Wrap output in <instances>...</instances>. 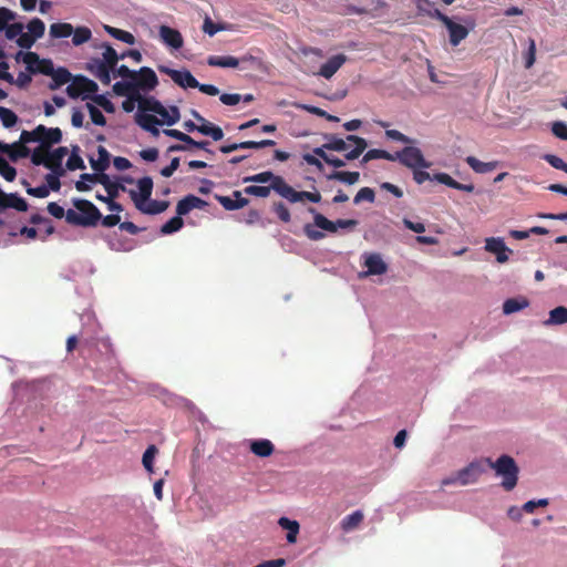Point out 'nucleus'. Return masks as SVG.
I'll return each instance as SVG.
<instances>
[{
    "label": "nucleus",
    "mask_w": 567,
    "mask_h": 567,
    "mask_svg": "<svg viewBox=\"0 0 567 567\" xmlns=\"http://www.w3.org/2000/svg\"><path fill=\"white\" fill-rule=\"evenodd\" d=\"M72 204L75 209L66 210V223L72 226L95 227L102 214L99 208L90 200L74 198Z\"/></svg>",
    "instance_id": "1"
},
{
    "label": "nucleus",
    "mask_w": 567,
    "mask_h": 567,
    "mask_svg": "<svg viewBox=\"0 0 567 567\" xmlns=\"http://www.w3.org/2000/svg\"><path fill=\"white\" fill-rule=\"evenodd\" d=\"M485 462L496 472V475L502 476V486L505 491H512L518 481L519 468L509 455H502L495 462L491 458H486Z\"/></svg>",
    "instance_id": "2"
},
{
    "label": "nucleus",
    "mask_w": 567,
    "mask_h": 567,
    "mask_svg": "<svg viewBox=\"0 0 567 567\" xmlns=\"http://www.w3.org/2000/svg\"><path fill=\"white\" fill-rule=\"evenodd\" d=\"M22 136L27 141L39 143L47 150H50L53 144H59L62 141V131L59 127H47L43 124H39L32 131H22Z\"/></svg>",
    "instance_id": "3"
},
{
    "label": "nucleus",
    "mask_w": 567,
    "mask_h": 567,
    "mask_svg": "<svg viewBox=\"0 0 567 567\" xmlns=\"http://www.w3.org/2000/svg\"><path fill=\"white\" fill-rule=\"evenodd\" d=\"M84 181H90V183H97L101 184L107 195H111V197H118L120 192H125L126 188L124 185L111 181L110 176L105 173L101 174H89L84 173L81 175V179L75 183V188L79 192H87L91 189V187L84 183Z\"/></svg>",
    "instance_id": "4"
},
{
    "label": "nucleus",
    "mask_w": 567,
    "mask_h": 567,
    "mask_svg": "<svg viewBox=\"0 0 567 567\" xmlns=\"http://www.w3.org/2000/svg\"><path fill=\"white\" fill-rule=\"evenodd\" d=\"M394 161H399L403 166L415 169V168H430L431 163L427 162L420 148L408 144L401 151L393 154Z\"/></svg>",
    "instance_id": "5"
},
{
    "label": "nucleus",
    "mask_w": 567,
    "mask_h": 567,
    "mask_svg": "<svg viewBox=\"0 0 567 567\" xmlns=\"http://www.w3.org/2000/svg\"><path fill=\"white\" fill-rule=\"evenodd\" d=\"M427 17L441 21L449 31V40L453 47H457L468 35V29L462 24L454 22L439 9L427 11Z\"/></svg>",
    "instance_id": "6"
},
{
    "label": "nucleus",
    "mask_w": 567,
    "mask_h": 567,
    "mask_svg": "<svg viewBox=\"0 0 567 567\" xmlns=\"http://www.w3.org/2000/svg\"><path fill=\"white\" fill-rule=\"evenodd\" d=\"M99 90L97 84L84 75H76L66 87V93L71 99H78L84 95V99L90 97L91 94L96 93Z\"/></svg>",
    "instance_id": "7"
},
{
    "label": "nucleus",
    "mask_w": 567,
    "mask_h": 567,
    "mask_svg": "<svg viewBox=\"0 0 567 567\" xmlns=\"http://www.w3.org/2000/svg\"><path fill=\"white\" fill-rule=\"evenodd\" d=\"M20 55H22V60L27 64V68L31 73H41L43 75L51 76V74L55 70L54 64L51 60H41L35 52H19L17 58H19Z\"/></svg>",
    "instance_id": "8"
},
{
    "label": "nucleus",
    "mask_w": 567,
    "mask_h": 567,
    "mask_svg": "<svg viewBox=\"0 0 567 567\" xmlns=\"http://www.w3.org/2000/svg\"><path fill=\"white\" fill-rule=\"evenodd\" d=\"M158 71L163 74L168 75L181 87L196 89L197 86H199V82L187 70L179 71L171 69L168 66L159 65Z\"/></svg>",
    "instance_id": "9"
},
{
    "label": "nucleus",
    "mask_w": 567,
    "mask_h": 567,
    "mask_svg": "<svg viewBox=\"0 0 567 567\" xmlns=\"http://www.w3.org/2000/svg\"><path fill=\"white\" fill-rule=\"evenodd\" d=\"M29 208L27 200L18 193H6L0 188V216L8 209L24 213Z\"/></svg>",
    "instance_id": "10"
},
{
    "label": "nucleus",
    "mask_w": 567,
    "mask_h": 567,
    "mask_svg": "<svg viewBox=\"0 0 567 567\" xmlns=\"http://www.w3.org/2000/svg\"><path fill=\"white\" fill-rule=\"evenodd\" d=\"M133 82L137 91L138 89L143 91H151L154 90L158 84V79L156 73L151 68L143 66L138 71H135Z\"/></svg>",
    "instance_id": "11"
},
{
    "label": "nucleus",
    "mask_w": 567,
    "mask_h": 567,
    "mask_svg": "<svg viewBox=\"0 0 567 567\" xmlns=\"http://www.w3.org/2000/svg\"><path fill=\"white\" fill-rule=\"evenodd\" d=\"M485 249L486 251L494 254L496 256V261L499 264H505L508 261V255L513 252L501 237H489L485 240Z\"/></svg>",
    "instance_id": "12"
},
{
    "label": "nucleus",
    "mask_w": 567,
    "mask_h": 567,
    "mask_svg": "<svg viewBox=\"0 0 567 567\" xmlns=\"http://www.w3.org/2000/svg\"><path fill=\"white\" fill-rule=\"evenodd\" d=\"M29 143H33V142L29 141V140L27 141L25 138H23L22 133H21L19 141L14 142L12 144L4 143L6 147L2 148V153L7 154L8 157L12 162H17L20 158H27L30 155V148L27 146V144H29Z\"/></svg>",
    "instance_id": "13"
},
{
    "label": "nucleus",
    "mask_w": 567,
    "mask_h": 567,
    "mask_svg": "<svg viewBox=\"0 0 567 567\" xmlns=\"http://www.w3.org/2000/svg\"><path fill=\"white\" fill-rule=\"evenodd\" d=\"M483 472L484 467L481 462H471L467 466L457 472L458 484L465 486L475 483Z\"/></svg>",
    "instance_id": "14"
},
{
    "label": "nucleus",
    "mask_w": 567,
    "mask_h": 567,
    "mask_svg": "<svg viewBox=\"0 0 567 567\" xmlns=\"http://www.w3.org/2000/svg\"><path fill=\"white\" fill-rule=\"evenodd\" d=\"M137 187L138 192L131 189L128 193L134 204L135 200H137V203L142 205L151 198L153 190V179L148 176H145L137 181Z\"/></svg>",
    "instance_id": "15"
},
{
    "label": "nucleus",
    "mask_w": 567,
    "mask_h": 567,
    "mask_svg": "<svg viewBox=\"0 0 567 567\" xmlns=\"http://www.w3.org/2000/svg\"><path fill=\"white\" fill-rule=\"evenodd\" d=\"M276 144L272 140H262V141H245L240 143H233L229 145H221L219 147V151L224 154H229L231 152H235L237 150H246V148H254L259 150L268 146H274Z\"/></svg>",
    "instance_id": "16"
},
{
    "label": "nucleus",
    "mask_w": 567,
    "mask_h": 567,
    "mask_svg": "<svg viewBox=\"0 0 567 567\" xmlns=\"http://www.w3.org/2000/svg\"><path fill=\"white\" fill-rule=\"evenodd\" d=\"M68 155V147L60 146L52 152L48 151V157L45 162V167L51 169L53 173H58L62 175L64 173L62 168V161Z\"/></svg>",
    "instance_id": "17"
},
{
    "label": "nucleus",
    "mask_w": 567,
    "mask_h": 567,
    "mask_svg": "<svg viewBox=\"0 0 567 567\" xmlns=\"http://www.w3.org/2000/svg\"><path fill=\"white\" fill-rule=\"evenodd\" d=\"M346 62L347 55L343 53L336 54L321 65L318 75L331 79Z\"/></svg>",
    "instance_id": "18"
},
{
    "label": "nucleus",
    "mask_w": 567,
    "mask_h": 567,
    "mask_svg": "<svg viewBox=\"0 0 567 567\" xmlns=\"http://www.w3.org/2000/svg\"><path fill=\"white\" fill-rule=\"evenodd\" d=\"M159 38L168 47L178 50L183 47L184 40L181 32L168 25L159 27Z\"/></svg>",
    "instance_id": "19"
},
{
    "label": "nucleus",
    "mask_w": 567,
    "mask_h": 567,
    "mask_svg": "<svg viewBox=\"0 0 567 567\" xmlns=\"http://www.w3.org/2000/svg\"><path fill=\"white\" fill-rule=\"evenodd\" d=\"M206 205L207 203L204 199L195 195H187L177 203L176 213L179 216H184L193 209H203Z\"/></svg>",
    "instance_id": "20"
},
{
    "label": "nucleus",
    "mask_w": 567,
    "mask_h": 567,
    "mask_svg": "<svg viewBox=\"0 0 567 567\" xmlns=\"http://www.w3.org/2000/svg\"><path fill=\"white\" fill-rule=\"evenodd\" d=\"M217 200L226 210L240 209L249 203L248 198L243 197L239 190H234L231 196H217Z\"/></svg>",
    "instance_id": "21"
},
{
    "label": "nucleus",
    "mask_w": 567,
    "mask_h": 567,
    "mask_svg": "<svg viewBox=\"0 0 567 567\" xmlns=\"http://www.w3.org/2000/svg\"><path fill=\"white\" fill-rule=\"evenodd\" d=\"M271 187L277 194L286 198L290 203L300 202V192L293 189L290 185H288L282 177L277 178L276 183L271 185Z\"/></svg>",
    "instance_id": "22"
},
{
    "label": "nucleus",
    "mask_w": 567,
    "mask_h": 567,
    "mask_svg": "<svg viewBox=\"0 0 567 567\" xmlns=\"http://www.w3.org/2000/svg\"><path fill=\"white\" fill-rule=\"evenodd\" d=\"M89 71L97 78L103 84L111 83L112 69L101 62V59H92L87 65Z\"/></svg>",
    "instance_id": "23"
},
{
    "label": "nucleus",
    "mask_w": 567,
    "mask_h": 567,
    "mask_svg": "<svg viewBox=\"0 0 567 567\" xmlns=\"http://www.w3.org/2000/svg\"><path fill=\"white\" fill-rule=\"evenodd\" d=\"M169 206V202L167 200H156L148 199L146 203L142 205L135 200V207L143 214L147 215H157L165 212Z\"/></svg>",
    "instance_id": "24"
},
{
    "label": "nucleus",
    "mask_w": 567,
    "mask_h": 567,
    "mask_svg": "<svg viewBox=\"0 0 567 567\" xmlns=\"http://www.w3.org/2000/svg\"><path fill=\"white\" fill-rule=\"evenodd\" d=\"M364 266L368 269L367 275H383L388 270L386 264L379 254L369 255L365 258Z\"/></svg>",
    "instance_id": "25"
},
{
    "label": "nucleus",
    "mask_w": 567,
    "mask_h": 567,
    "mask_svg": "<svg viewBox=\"0 0 567 567\" xmlns=\"http://www.w3.org/2000/svg\"><path fill=\"white\" fill-rule=\"evenodd\" d=\"M250 452L259 457H268L275 451V445L267 439L254 440L249 445Z\"/></svg>",
    "instance_id": "26"
},
{
    "label": "nucleus",
    "mask_w": 567,
    "mask_h": 567,
    "mask_svg": "<svg viewBox=\"0 0 567 567\" xmlns=\"http://www.w3.org/2000/svg\"><path fill=\"white\" fill-rule=\"evenodd\" d=\"M97 158L90 157V164L95 174L104 173V171L110 166V153L104 146L97 147Z\"/></svg>",
    "instance_id": "27"
},
{
    "label": "nucleus",
    "mask_w": 567,
    "mask_h": 567,
    "mask_svg": "<svg viewBox=\"0 0 567 567\" xmlns=\"http://www.w3.org/2000/svg\"><path fill=\"white\" fill-rule=\"evenodd\" d=\"M363 519V513L361 511H354L353 513L342 518V520L340 522L341 529L344 533L352 532L360 526Z\"/></svg>",
    "instance_id": "28"
},
{
    "label": "nucleus",
    "mask_w": 567,
    "mask_h": 567,
    "mask_svg": "<svg viewBox=\"0 0 567 567\" xmlns=\"http://www.w3.org/2000/svg\"><path fill=\"white\" fill-rule=\"evenodd\" d=\"M74 28L68 22H55L50 25L49 34L52 39H63L72 35Z\"/></svg>",
    "instance_id": "29"
},
{
    "label": "nucleus",
    "mask_w": 567,
    "mask_h": 567,
    "mask_svg": "<svg viewBox=\"0 0 567 567\" xmlns=\"http://www.w3.org/2000/svg\"><path fill=\"white\" fill-rule=\"evenodd\" d=\"M52 82L49 84L50 90H56L72 80V74L65 68H58L51 74Z\"/></svg>",
    "instance_id": "30"
},
{
    "label": "nucleus",
    "mask_w": 567,
    "mask_h": 567,
    "mask_svg": "<svg viewBox=\"0 0 567 567\" xmlns=\"http://www.w3.org/2000/svg\"><path fill=\"white\" fill-rule=\"evenodd\" d=\"M138 111L144 113L153 112L155 114H162V112H165V107L155 97H143L141 95Z\"/></svg>",
    "instance_id": "31"
},
{
    "label": "nucleus",
    "mask_w": 567,
    "mask_h": 567,
    "mask_svg": "<svg viewBox=\"0 0 567 567\" xmlns=\"http://www.w3.org/2000/svg\"><path fill=\"white\" fill-rule=\"evenodd\" d=\"M308 212L313 215V221L318 228L329 233H336L338 230L336 221L329 220L326 216L318 213L313 207H309Z\"/></svg>",
    "instance_id": "32"
},
{
    "label": "nucleus",
    "mask_w": 567,
    "mask_h": 567,
    "mask_svg": "<svg viewBox=\"0 0 567 567\" xmlns=\"http://www.w3.org/2000/svg\"><path fill=\"white\" fill-rule=\"evenodd\" d=\"M207 64L210 66H219V68H238L239 59L231 55H210L207 59Z\"/></svg>",
    "instance_id": "33"
},
{
    "label": "nucleus",
    "mask_w": 567,
    "mask_h": 567,
    "mask_svg": "<svg viewBox=\"0 0 567 567\" xmlns=\"http://www.w3.org/2000/svg\"><path fill=\"white\" fill-rule=\"evenodd\" d=\"M278 524L281 528L287 529V542L293 544L297 542V535L299 533V523L297 520H291L287 517H280Z\"/></svg>",
    "instance_id": "34"
},
{
    "label": "nucleus",
    "mask_w": 567,
    "mask_h": 567,
    "mask_svg": "<svg viewBox=\"0 0 567 567\" xmlns=\"http://www.w3.org/2000/svg\"><path fill=\"white\" fill-rule=\"evenodd\" d=\"M330 181H339L346 183L348 185L355 184L360 178L359 172H343V171H334L327 176Z\"/></svg>",
    "instance_id": "35"
},
{
    "label": "nucleus",
    "mask_w": 567,
    "mask_h": 567,
    "mask_svg": "<svg viewBox=\"0 0 567 567\" xmlns=\"http://www.w3.org/2000/svg\"><path fill=\"white\" fill-rule=\"evenodd\" d=\"M529 305L526 298H509L503 303V312L511 315L527 308Z\"/></svg>",
    "instance_id": "36"
},
{
    "label": "nucleus",
    "mask_w": 567,
    "mask_h": 567,
    "mask_svg": "<svg viewBox=\"0 0 567 567\" xmlns=\"http://www.w3.org/2000/svg\"><path fill=\"white\" fill-rule=\"evenodd\" d=\"M104 30L114 39L120 40L126 44L133 45L135 43V37L128 31L106 24L104 25Z\"/></svg>",
    "instance_id": "37"
},
{
    "label": "nucleus",
    "mask_w": 567,
    "mask_h": 567,
    "mask_svg": "<svg viewBox=\"0 0 567 567\" xmlns=\"http://www.w3.org/2000/svg\"><path fill=\"white\" fill-rule=\"evenodd\" d=\"M466 163L470 165V167L474 172L480 173V174L492 172L496 168V165H497L496 162H488V163L481 162L480 159H477L474 156H468L466 158Z\"/></svg>",
    "instance_id": "38"
},
{
    "label": "nucleus",
    "mask_w": 567,
    "mask_h": 567,
    "mask_svg": "<svg viewBox=\"0 0 567 567\" xmlns=\"http://www.w3.org/2000/svg\"><path fill=\"white\" fill-rule=\"evenodd\" d=\"M567 323V308L564 306L556 307L549 311V318L545 321L546 326Z\"/></svg>",
    "instance_id": "39"
},
{
    "label": "nucleus",
    "mask_w": 567,
    "mask_h": 567,
    "mask_svg": "<svg viewBox=\"0 0 567 567\" xmlns=\"http://www.w3.org/2000/svg\"><path fill=\"white\" fill-rule=\"evenodd\" d=\"M277 178H281V176L275 175L272 172L267 171V172H261V173H258V174H255L251 176H246V177H244L243 182L244 183H260V184L270 182V185H274L276 183Z\"/></svg>",
    "instance_id": "40"
},
{
    "label": "nucleus",
    "mask_w": 567,
    "mask_h": 567,
    "mask_svg": "<svg viewBox=\"0 0 567 567\" xmlns=\"http://www.w3.org/2000/svg\"><path fill=\"white\" fill-rule=\"evenodd\" d=\"M92 31L87 27H76L72 33V43L75 47L82 45L90 41Z\"/></svg>",
    "instance_id": "41"
},
{
    "label": "nucleus",
    "mask_w": 567,
    "mask_h": 567,
    "mask_svg": "<svg viewBox=\"0 0 567 567\" xmlns=\"http://www.w3.org/2000/svg\"><path fill=\"white\" fill-rule=\"evenodd\" d=\"M135 122L144 130L147 131L153 125H159L162 122L152 114L144 112H137L135 115Z\"/></svg>",
    "instance_id": "42"
},
{
    "label": "nucleus",
    "mask_w": 567,
    "mask_h": 567,
    "mask_svg": "<svg viewBox=\"0 0 567 567\" xmlns=\"http://www.w3.org/2000/svg\"><path fill=\"white\" fill-rule=\"evenodd\" d=\"M103 47L105 50L103 52V59H101V62L114 70L118 60H122L121 55H118L110 44L105 43Z\"/></svg>",
    "instance_id": "43"
},
{
    "label": "nucleus",
    "mask_w": 567,
    "mask_h": 567,
    "mask_svg": "<svg viewBox=\"0 0 567 567\" xmlns=\"http://www.w3.org/2000/svg\"><path fill=\"white\" fill-rule=\"evenodd\" d=\"M379 158L394 162L393 154H391V153H389L388 151H384V150L373 148V150H369L363 155V157L361 159V164H365V163H368V162H370L372 159H379Z\"/></svg>",
    "instance_id": "44"
},
{
    "label": "nucleus",
    "mask_w": 567,
    "mask_h": 567,
    "mask_svg": "<svg viewBox=\"0 0 567 567\" xmlns=\"http://www.w3.org/2000/svg\"><path fill=\"white\" fill-rule=\"evenodd\" d=\"M113 91L120 96H130L131 94L138 93L135 89L134 82L118 81L113 85Z\"/></svg>",
    "instance_id": "45"
},
{
    "label": "nucleus",
    "mask_w": 567,
    "mask_h": 567,
    "mask_svg": "<svg viewBox=\"0 0 567 567\" xmlns=\"http://www.w3.org/2000/svg\"><path fill=\"white\" fill-rule=\"evenodd\" d=\"M326 140L327 142L323 144V147L328 151L343 152L348 148L346 141L336 135H327Z\"/></svg>",
    "instance_id": "46"
},
{
    "label": "nucleus",
    "mask_w": 567,
    "mask_h": 567,
    "mask_svg": "<svg viewBox=\"0 0 567 567\" xmlns=\"http://www.w3.org/2000/svg\"><path fill=\"white\" fill-rule=\"evenodd\" d=\"M183 226H184V220H183L182 216L177 215V216L171 218L168 221H166L161 227V233L163 235H169L175 231H178Z\"/></svg>",
    "instance_id": "47"
},
{
    "label": "nucleus",
    "mask_w": 567,
    "mask_h": 567,
    "mask_svg": "<svg viewBox=\"0 0 567 567\" xmlns=\"http://www.w3.org/2000/svg\"><path fill=\"white\" fill-rule=\"evenodd\" d=\"M27 27H28L29 33L32 37H34L35 40L43 37L44 31H45V25L41 19L33 18L32 20H30V22L28 23Z\"/></svg>",
    "instance_id": "48"
},
{
    "label": "nucleus",
    "mask_w": 567,
    "mask_h": 567,
    "mask_svg": "<svg viewBox=\"0 0 567 567\" xmlns=\"http://www.w3.org/2000/svg\"><path fill=\"white\" fill-rule=\"evenodd\" d=\"M0 120L6 128H10L17 124L18 116L12 110L0 106Z\"/></svg>",
    "instance_id": "49"
},
{
    "label": "nucleus",
    "mask_w": 567,
    "mask_h": 567,
    "mask_svg": "<svg viewBox=\"0 0 567 567\" xmlns=\"http://www.w3.org/2000/svg\"><path fill=\"white\" fill-rule=\"evenodd\" d=\"M79 150L80 148H79L78 145L73 146L72 154L70 155V157H69V159L66 162V167L70 171L84 169L85 168L83 159L76 153Z\"/></svg>",
    "instance_id": "50"
},
{
    "label": "nucleus",
    "mask_w": 567,
    "mask_h": 567,
    "mask_svg": "<svg viewBox=\"0 0 567 567\" xmlns=\"http://www.w3.org/2000/svg\"><path fill=\"white\" fill-rule=\"evenodd\" d=\"M48 151L43 146H38L33 150V152H30L31 163L35 166L43 165L45 166V159L48 157Z\"/></svg>",
    "instance_id": "51"
},
{
    "label": "nucleus",
    "mask_w": 567,
    "mask_h": 567,
    "mask_svg": "<svg viewBox=\"0 0 567 567\" xmlns=\"http://www.w3.org/2000/svg\"><path fill=\"white\" fill-rule=\"evenodd\" d=\"M274 190L271 185L269 186H258V185H250L245 187L244 193L247 195H252L257 197H268L270 192Z\"/></svg>",
    "instance_id": "52"
},
{
    "label": "nucleus",
    "mask_w": 567,
    "mask_h": 567,
    "mask_svg": "<svg viewBox=\"0 0 567 567\" xmlns=\"http://www.w3.org/2000/svg\"><path fill=\"white\" fill-rule=\"evenodd\" d=\"M243 64V69H245L246 66H249V68H252V69H256V70H260L264 65L262 63V60L260 58H257L250 53H247L245 55H243L241 58H239V65Z\"/></svg>",
    "instance_id": "53"
},
{
    "label": "nucleus",
    "mask_w": 567,
    "mask_h": 567,
    "mask_svg": "<svg viewBox=\"0 0 567 567\" xmlns=\"http://www.w3.org/2000/svg\"><path fill=\"white\" fill-rule=\"evenodd\" d=\"M0 175L8 182H13L17 177V169L4 158H0Z\"/></svg>",
    "instance_id": "54"
},
{
    "label": "nucleus",
    "mask_w": 567,
    "mask_h": 567,
    "mask_svg": "<svg viewBox=\"0 0 567 567\" xmlns=\"http://www.w3.org/2000/svg\"><path fill=\"white\" fill-rule=\"evenodd\" d=\"M374 199H375L374 190L370 187H362L354 196L353 203L357 205L362 202L373 203Z\"/></svg>",
    "instance_id": "55"
},
{
    "label": "nucleus",
    "mask_w": 567,
    "mask_h": 567,
    "mask_svg": "<svg viewBox=\"0 0 567 567\" xmlns=\"http://www.w3.org/2000/svg\"><path fill=\"white\" fill-rule=\"evenodd\" d=\"M272 212L277 215V217L282 223H289L291 220V215L288 207L282 202H277L272 204Z\"/></svg>",
    "instance_id": "56"
},
{
    "label": "nucleus",
    "mask_w": 567,
    "mask_h": 567,
    "mask_svg": "<svg viewBox=\"0 0 567 567\" xmlns=\"http://www.w3.org/2000/svg\"><path fill=\"white\" fill-rule=\"evenodd\" d=\"M227 30L225 24L214 23L209 17H206L203 23V31L213 37L219 31Z\"/></svg>",
    "instance_id": "57"
},
{
    "label": "nucleus",
    "mask_w": 567,
    "mask_h": 567,
    "mask_svg": "<svg viewBox=\"0 0 567 567\" xmlns=\"http://www.w3.org/2000/svg\"><path fill=\"white\" fill-rule=\"evenodd\" d=\"M95 198L102 203H105L107 205L109 210L121 213L123 210V206L115 202L116 197H111V195L104 196L100 193L95 195Z\"/></svg>",
    "instance_id": "58"
},
{
    "label": "nucleus",
    "mask_w": 567,
    "mask_h": 567,
    "mask_svg": "<svg viewBox=\"0 0 567 567\" xmlns=\"http://www.w3.org/2000/svg\"><path fill=\"white\" fill-rule=\"evenodd\" d=\"M303 110H306L307 112H309L310 114H313V115H317L319 117H323L326 118L327 121H330V122H339V117L334 116V115H331L329 113H327L324 110L318 107V106H313V105H302L301 106Z\"/></svg>",
    "instance_id": "59"
},
{
    "label": "nucleus",
    "mask_w": 567,
    "mask_h": 567,
    "mask_svg": "<svg viewBox=\"0 0 567 567\" xmlns=\"http://www.w3.org/2000/svg\"><path fill=\"white\" fill-rule=\"evenodd\" d=\"M86 107L90 113V117L95 125L104 126L106 124L105 116L96 106L87 103Z\"/></svg>",
    "instance_id": "60"
},
{
    "label": "nucleus",
    "mask_w": 567,
    "mask_h": 567,
    "mask_svg": "<svg viewBox=\"0 0 567 567\" xmlns=\"http://www.w3.org/2000/svg\"><path fill=\"white\" fill-rule=\"evenodd\" d=\"M157 453V449L155 445H150L146 451L143 454V465L150 473L153 472V461L155 457V454Z\"/></svg>",
    "instance_id": "61"
},
{
    "label": "nucleus",
    "mask_w": 567,
    "mask_h": 567,
    "mask_svg": "<svg viewBox=\"0 0 567 567\" xmlns=\"http://www.w3.org/2000/svg\"><path fill=\"white\" fill-rule=\"evenodd\" d=\"M543 159L546 161L551 167L567 173V163L563 158L554 154H545L543 155Z\"/></svg>",
    "instance_id": "62"
},
{
    "label": "nucleus",
    "mask_w": 567,
    "mask_h": 567,
    "mask_svg": "<svg viewBox=\"0 0 567 567\" xmlns=\"http://www.w3.org/2000/svg\"><path fill=\"white\" fill-rule=\"evenodd\" d=\"M551 133L559 140L567 141V124L556 121L551 124Z\"/></svg>",
    "instance_id": "63"
},
{
    "label": "nucleus",
    "mask_w": 567,
    "mask_h": 567,
    "mask_svg": "<svg viewBox=\"0 0 567 567\" xmlns=\"http://www.w3.org/2000/svg\"><path fill=\"white\" fill-rule=\"evenodd\" d=\"M23 24L20 22L9 23L3 30L6 32V38L9 40L18 39L19 34L23 31Z\"/></svg>",
    "instance_id": "64"
}]
</instances>
